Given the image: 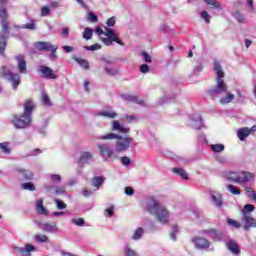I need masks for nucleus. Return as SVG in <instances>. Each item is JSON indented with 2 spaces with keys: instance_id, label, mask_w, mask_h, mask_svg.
<instances>
[{
  "instance_id": "obj_16",
  "label": "nucleus",
  "mask_w": 256,
  "mask_h": 256,
  "mask_svg": "<svg viewBox=\"0 0 256 256\" xmlns=\"http://www.w3.org/2000/svg\"><path fill=\"white\" fill-rule=\"evenodd\" d=\"M111 131H117L118 133H129V128H125L123 125H121V122L114 120L111 124Z\"/></svg>"
},
{
  "instance_id": "obj_30",
  "label": "nucleus",
  "mask_w": 256,
  "mask_h": 256,
  "mask_svg": "<svg viewBox=\"0 0 256 256\" xmlns=\"http://www.w3.org/2000/svg\"><path fill=\"white\" fill-rule=\"evenodd\" d=\"M144 233H145V228L143 227L137 228L132 236L133 241H139V239L143 237Z\"/></svg>"
},
{
  "instance_id": "obj_6",
  "label": "nucleus",
  "mask_w": 256,
  "mask_h": 256,
  "mask_svg": "<svg viewBox=\"0 0 256 256\" xmlns=\"http://www.w3.org/2000/svg\"><path fill=\"white\" fill-rule=\"evenodd\" d=\"M0 77H3V79H6L7 81H11L14 90H17V87H19L21 83V76L7 69V66L0 67Z\"/></svg>"
},
{
  "instance_id": "obj_36",
  "label": "nucleus",
  "mask_w": 256,
  "mask_h": 256,
  "mask_svg": "<svg viewBox=\"0 0 256 256\" xmlns=\"http://www.w3.org/2000/svg\"><path fill=\"white\" fill-rule=\"evenodd\" d=\"M255 211V206L251 204H246L244 209L241 210L242 215H251Z\"/></svg>"
},
{
  "instance_id": "obj_62",
  "label": "nucleus",
  "mask_w": 256,
  "mask_h": 256,
  "mask_svg": "<svg viewBox=\"0 0 256 256\" xmlns=\"http://www.w3.org/2000/svg\"><path fill=\"white\" fill-rule=\"evenodd\" d=\"M125 119H127L128 123H133V121H139V118L135 115H126Z\"/></svg>"
},
{
  "instance_id": "obj_39",
  "label": "nucleus",
  "mask_w": 256,
  "mask_h": 256,
  "mask_svg": "<svg viewBox=\"0 0 256 256\" xmlns=\"http://www.w3.org/2000/svg\"><path fill=\"white\" fill-rule=\"evenodd\" d=\"M93 37V30L89 27H86L83 32V39L86 41H89V39H92Z\"/></svg>"
},
{
  "instance_id": "obj_50",
  "label": "nucleus",
  "mask_w": 256,
  "mask_h": 256,
  "mask_svg": "<svg viewBox=\"0 0 256 256\" xmlns=\"http://www.w3.org/2000/svg\"><path fill=\"white\" fill-rule=\"evenodd\" d=\"M54 202L56 203L57 209H67V204L60 199H54Z\"/></svg>"
},
{
  "instance_id": "obj_15",
  "label": "nucleus",
  "mask_w": 256,
  "mask_h": 256,
  "mask_svg": "<svg viewBox=\"0 0 256 256\" xmlns=\"http://www.w3.org/2000/svg\"><path fill=\"white\" fill-rule=\"evenodd\" d=\"M16 61L18 62V71L19 73H27V62L25 61V56L19 54L15 56Z\"/></svg>"
},
{
  "instance_id": "obj_13",
  "label": "nucleus",
  "mask_w": 256,
  "mask_h": 256,
  "mask_svg": "<svg viewBox=\"0 0 256 256\" xmlns=\"http://www.w3.org/2000/svg\"><path fill=\"white\" fill-rule=\"evenodd\" d=\"M38 227L42 229V231H45L46 233H57L59 231V228H57V224L55 222L50 223H38Z\"/></svg>"
},
{
  "instance_id": "obj_5",
  "label": "nucleus",
  "mask_w": 256,
  "mask_h": 256,
  "mask_svg": "<svg viewBox=\"0 0 256 256\" xmlns=\"http://www.w3.org/2000/svg\"><path fill=\"white\" fill-rule=\"evenodd\" d=\"M96 34L101 37L102 35H105L107 38H101V41L104 43V45H112L113 41L117 43L118 45H121V47H125V43L119 39V36L115 33V30L105 27V31L101 29L100 27L96 28Z\"/></svg>"
},
{
  "instance_id": "obj_11",
  "label": "nucleus",
  "mask_w": 256,
  "mask_h": 256,
  "mask_svg": "<svg viewBox=\"0 0 256 256\" xmlns=\"http://www.w3.org/2000/svg\"><path fill=\"white\" fill-rule=\"evenodd\" d=\"M202 233L204 235H208V237H211L213 241H222L223 240V232L218 229H208V230H202Z\"/></svg>"
},
{
  "instance_id": "obj_51",
  "label": "nucleus",
  "mask_w": 256,
  "mask_h": 256,
  "mask_svg": "<svg viewBox=\"0 0 256 256\" xmlns=\"http://www.w3.org/2000/svg\"><path fill=\"white\" fill-rule=\"evenodd\" d=\"M22 189H25L27 191H35V185H33V183L31 182H27L22 184Z\"/></svg>"
},
{
  "instance_id": "obj_2",
  "label": "nucleus",
  "mask_w": 256,
  "mask_h": 256,
  "mask_svg": "<svg viewBox=\"0 0 256 256\" xmlns=\"http://www.w3.org/2000/svg\"><path fill=\"white\" fill-rule=\"evenodd\" d=\"M35 111V102L28 99L24 102V112L21 116H13L11 123L15 129H27L31 127V115Z\"/></svg>"
},
{
  "instance_id": "obj_54",
  "label": "nucleus",
  "mask_w": 256,
  "mask_h": 256,
  "mask_svg": "<svg viewBox=\"0 0 256 256\" xmlns=\"http://www.w3.org/2000/svg\"><path fill=\"white\" fill-rule=\"evenodd\" d=\"M201 17L202 19H204L205 23H211V16L209 15V13L207 11H202L201 12Z\"/></svg>"
},
{
  "instance_id": "obj_24",
  "label": "nucleus",
  "mask_w": 256,
  "mask_h": 256,
  "mask_svg": "<svg viewBox=\"0 0 256 256\" xmlns=\"http://www.w3.org/2000/svg\"><path fill=\"white\" fill-rule=\"evenodd\" d=\"M99 117H107L108 119H115L118 116L117 112L113 111L112 109L103 110L98 113Z\"/></svg>"
},
{
  "instance_id": "obj_52",
  "label": "nucleus",
  "mask_w": 256,
  "mask_h": 256,
  "mask_svg": "<svg viewBox=\"0 0 256 256\" xmlns=\"http://www.w3.org/2000/svg\"><path fill=\"white\" fill-rule=\"evenodd\" d=\"M55 194L56 195H66L67 194V190L65 189V187L56 186L55 187Z\"/></svg>"
},
{
  "instance_id": "obj_17",
  "label": "nucleus",
  "mask_w": 256,
  "mask_h": 256,
  "mask_svg": "<svg viewBox=\"0 0 256 256\" xmlns=\"http://www.w3.org/2000/svg\"><path fill=\"white\" fill-rule=\"evenodd\" d=\"M239 183H249V181H253L255 179V174L251 172H241L238 176Z\"/></svg>"
},
{
  "instance_id": "obj_48",
  "label": "nucleus",
  "mask_w": 256,
  "mask_h": 256,
  "mask_svg": "<svg viewBox=\"0 0 256 256\" xmlns=\"http://www.w3.org/2000/svg\"><path fill=\"white\" fill-rule=\"evenodd\" d=\"M140 55L143 57L145 63H151L153 61L152 57L150 56L149 53L145 52V51H142L140 53Z\"/></svg>"
},
{
  "instance_id": "obj_40",
  "label": "nucleus",
  "mask_w": 256,
  "mask_h": 256,
  "mask_svg": "<svg viewBox=\"0 0 256 256\" xmlns=\"http://www.w3.org/2000/svg\"><path fill=\"white\" fill-rule=\"evenodd\" d=\"M206 5H210L212 9H219L221 4L217 0H203Z\"/></svg>"
},
{
  "instance_id": "obj_3",
  "label": "nucleus",
  "mask_w": 256,
  "mask_h": 256,
  "mask_svg": "<svg viewBox=\"0 0 256 256\" xmlns=\"http://www.w3.org/2000/svg\"><path fill=\"white\" fill-rule=\"evenodd\" d=\"M213 68L216 74V85L212 89L208 90V95L215 97L216 95H223L229 91V86L225 83V71H223V66L219 61H213Z\"/></svg>"
},
{
  "instance_id": "obj_27",
  "label": "nucleus",
  "mask_w": 256,
  "mask_h": 256,
  "mask_svg": "<svg viewBox=\"0 0 256 256\" xmlns=\"http://www.w3.org/2000/svg\"><path fill=\"white\" fill-rule=\"evenodd\" d=\"M235 99V95L230 92H226V95L220 99L221 105H228V103H231Z\"/></svg>"
},
{
  "instance_id": "obj_59",
  "label": "nucleus",
  "mask_w": 256,
  "mask_h": 256,
  "mask_svg": "<svg viewBox=\"0 0 256 256\" xmlns=\"http://www.w3.org/2000/svg\"><path fill=\"white\" fill-rule=\"evenodd\" d=\"M24 29H29L30 31H35V29H37V25L35 24V22H30L24 25Z\"/></svg>"
},
{
  "instance_id": "obj_60",
  "label": "nucleus",
  "mask_w": 256,
  "mask_h": 256,
  "mask_svg": "<svg viewBox=\"0 0 256 256\" xmlns=\"http://www.w3.org/2000/svg\"><path fill=\"white\" fill-rule=\"evenodd\" d=\"M50 51H52V54L50 55V59L53 61V59H57V54H55V53H57V46H52L51 48H50Z\"/></svg>"
},
{
  "instance_id": "obj_43",
  "label": "nucleus",
  "mask_w": 256,
  "mask_h": 256,
  "mask_svg": "<svg viewBox=\"0 0 256 256\" xmlns=\"http://www.w3.org/2000/svg\"><path fill=\"white\" fill-rule=\"evenodd\" d=\"M227 189L232 193V195H241V191H239L235 185L229 184Z\"/></svg>"
},
{
  "instance_id": "obj_25",
  "label": "nucleus",
  "mask_w": 256,
  "mask_h": 256,
  "mask_svg": "<svg viewBox=\"0 0 256 256\" xmlns=\"http://www.w3.org/2000/svg\"><path fill=\"white\" fill-rule=\"evenodd\" d=\"M122 98L124 99V101H129L130 103H138V105H143V100H139L137 96L124 94L122 95Z\"/></svg>"
},
{
  "instance_id": "obj_56",
  "label": "nucleus",
  "mask_w": 256,
  "mask_h": 256,
  "mask_svg": "<svg viewBox=\"0 0 256 256\" xmlns=\"http://www.w3.org/2000/svg\"><path fill=\"white\" fill-rule=\"evenodd\" d=\"M84 49H86V51H98V49H101V45L94 44L91 46H84Z\"/></svg>"
},
{
  "instance_id": "obj_58",
  "label": "nucleus",
  "mask_w": 256,
  "mask_h": 256,
  "mask_svg": "<svg viewBox=\"0 0 256 256\" xmlns=\"http://www.w3.org/2000/svg\"><path fill=\"white\" fill-rule=\"evenodd\" d=\"M51 181H52V183H61V181H62L61 175L52 174L51 175Z\"/></svg>"
},
{
  "instance_id": "obj_28",
  "label": "nucleus",
  "mask_w": 256,
  "mask_h": 256,
  "mask_svg": "<svg viewBox=\"0 0 256 256\" xmlns=\"http://www.w3.org/2000/svg\"><path fill=\"white\" fill-rule=\"evenodd\" d=\"M104 182H105V177L103 176H97L92 178V186L96 187L97 189H99V187H101V185H103Z\"/></svg>"
},
{
  "instance_id": "obj_57",
  "label": "nucleus",
  "mask_w": 256,
  "mask_h": 256,
  "mask_svg": "<svg viewBox=\"0 0 256 256\" xmlns=\"http://www.w3.org/2000/svg\"><path fill=\"white\" fill-rule=\"evenodd\" d=\"M178 232H179V228L177 226H174L172 232L170 233V237L173 241H177Z\"/></svg>"
},
{
  "instance_id": "obj_49",
  "label": "nucleus",
  "mask_w": 256,
  "mask_h": 256,
  "mask_svg": "<svg viewBox=\"0 0 256 256\" xmlns=\"http://www.w3.org/2000/svg\"><path fill=\"white\" fill-rule=\"evenodd\" d=\"M234 17H235V19H237L238 23H245V16L243 14L239 13V11H236L234 13Z\"/></svg>"
},
{
  "instance_id": "obj_35",
  "label": "nucleus",
  "mask_w": 256,
  "mask_h": 256,
  "mask_svg": "<svg viewBox=\"0 0 256 256\" xmlns=\"http://www.w3.org/2000/svg\"><path fill=\"white\" fill-rule=\"evenodd\" d=\"M42 103L46 105V107L53 106V102H51V98L47 94V92H42Z\"/></svg>"
},
{
  "instance_id": "obj_38",
  "label": "nucleus",
  "mask_w": 256,
  "mask_h": 256,
  "mask_svg": "<svg viewBox=\"0 0 256 256\" xmlns=\"http://www.w3.org/2000/svg\"><path fill=\"white\" fill-rule=\"evenodd\" d=\"M0 149L2 153H5V155H11V148H9L8 142L0 143Z\"/></svg>"
},
{
  "instance_id": "obj_4",
  "label": "nucleus",
  "mask_w": 256,
  "mask_h": 256,
  "mask_svg": "<svg viewBox=\"0 0 256 256\" xmlns=\"http://www.w3.org/2000/svg\"><path fill=\"white\" fill-rule=\"evenodd\" d=\"M99 141H113L116 139V151L117 153H123L129 149L131 143H133V138L124 137L113 132L101 135L98 137Z\"/></svg>"
},
{
  "instance_id": "obj_23",
  "label": "nucleus",
  "mask_w": 256,
  "mask_h": 256,
  "mask_svg": "<svg viewBox=\"0 0 256 256\" xmlns=\"http://www.w3.org/2000/svg\"><path fill=\"white\" fill-rule=\"evenodd\" d=\"M36 211L39 215H49V211L43 206V199L36 201Z\"/></svg>"
},
{
  "instance_id": "obj_31",
  "label": "nucleus",
  "mask_w": 256,
  "mask_h": 256,
  "mask_svg": "<svg viewBox=\"0 0 256 256\" xmlns=\"http://www.w3.org/2000/svg\"><path fill=\"white\" fill-rule=\"evenodd\" d=\"M172 173L179 175L180 177H182V179H185V180L189 179L187 172L183 168H173Z\"/></svg>"
},
{
  "instance_id": "obj_63",
  "label": "nucleus",
  "mask_w": 256,
  "mask_h": 256,
  "mask_svg": "<svg viewBox=\"0 0 256 256\" xmlns=\"http://www.w3.org/2000/svg\"><path fill=\"white\" fill-rule=\"evenodd\" d=\"M82 195H83V197H91V195H93V191H91L87 188H83Z\"/></svg>"
},
{
  "instance_id": "obj_9",
  "label": "nucleus",
  "mask_w": 256,
  "mask_h": 256,
  "mask_svg": "<svg viewBox=\"0 0 256 256\" xmlns=\"http://www.w3.org/2000/svg\"><path fill=\"white\" fill-rule=\"evenodd\" d=\"M241 222L244 223L243 229L244 231H249L251 227L256 229V219L251 216V214H245L241 217Z\"/></svg>"
},
{
  "instance_id": "obj_34",
  "label": "nucleus",
  "mask_w": 256,
  "mask_h": 256,
  "mask_svg": "<svg viewBox=\"0 0 256 256\" xmlns=\"http://www.w3.org/2000/svg\"><path fill=\"white\" fill-rule=\"evenodd\" d=\"M210 148L214 153H223L225 151V145L223 144H212Z\"/></svg>"
},
{
  "instance_id": "obj_14",
  "label": "nucleus",
  "mask_w": 256,
  "mask_h": 256,
  "mask_svg": "<svg viewBox=\"0 0 256 256\" xmlns=\"http://www.w3.org/2000/svg\"><path fill=\"white\" fill-rule=\"evenodd\" d=\"M193 243L196 247V249H209L211 243L209 242V240L205 239V238H201V237H196L193 238Z\"/></svg>"
},
{
  "instance_id": "obj_33",
  "label": "nucleus",
  "mask_w": 256,
  "mask_h": 256,
  "mask_svg": "<svg viewBox=\"0 0 256 256\" xmlns=\"http://www.w3.org/2000/svg\"><path fill=\"white\" fill-rule=\"evenodd\" d=\"M124 255L125 256H139L137 251L133 250L129 244L124 246Z\"/></svg>"
},
{
  "instance_id": "obj_22",
  "label": "nucleus",
  "mask_w": 256,
  "mask_h": 256,
  "mask_svg": "<svg viewBox=\"0 0 256 256\" xmlns=\"http://www.w3.org/2000/svg\"><path fill=\"white\" fill-rule=\"evenodd\" d=\"M34 47L38 51H51V48L53 47V45H51V43L49 42H36L34 44Z\"/></svg>"
},
{
  "instance_id": "obj_18",
  "label": "nucleus",
  "mask_w": 256,
  "mask_h": 256,
  "mask_svg": "<svg viewBox=\"0 0 256 256\" xmlns=\"http://www.w3.org/2000/svg\"><path fill=\"white\" fill-rule=\"evenodd\" d=\"M40 73H43L44 77L47 79H57V75H54L53 69L47 66H40L39 67Z\"/></svg>"
},
{
  "instance_id": "obj_47",
  "label": "nucleus",
  "mask_w": 256,
  "mask_h": 256,
  "mask_svg": "<svg viewBox=\"0 0 256 256\" xmlns=\"http://www.w3.org/2000/svg\"><path fill=\"white\" fill-rule=\"evenodd\" d=\"M71 221L74 225H77L78 227H83V225H85V220L83 218H73Z\"/></svg>"
},
{
  "instance_id": "obj_45",
  "label": "nucleus",
  "mask_w": 256,
  "mask_h": 256,
  "mask_svg": "<svg viewBox=\"0 0 256 256\" xmlns=\"http://www.w3.org/2000/svg\"><path fill=\"white\" fill-rule=\"evenodd\" d=\"M18 173H23L25 179H33V173L21 168L17 169Z\"/></svg>"
},
{
  "instance_id": "obj_42",
  "label": "nucleus",
  "mask_w": 256,
  "mask_h": 256,
  "mask_svg": "<svg viewBox=\"0 0 256 256\" xmlns=\"http://www.w3.org/2000/svg\"><path fill=\"white\" fill-rule=\"evenodd\" d=\"M215 160L217 161V163H220L221 165H229V161L227 160V157H225V156L217 155L215 157Z\"/></svg>"
},
{
  "instance_id": "obj_32",
  "label": "nucleus",
  "mask_w": 256,
  "mask_h": 256,
  "mask_svg": "<svg viewBox=\"0 0 256 256\" xmlns=\"http://www.w3.org/2000/svg\"><path fill=\"white\" fill-rule=\"evenodd\" d=\"M5 47H7V36L0 34V53H5Z\"/></svg>"
},
{
  "instance_id": "obj_19",
  "label": "nucleus",
  "mask_w": 256,
  "mask_h": 256,
  "mask_svg": "<svg viewBox=\"0 0 256 256\" xmlns=\"http://www.w3.org/2000/svg\"><path fill=\"white\" fill-rule=\"evenodd\" d=\"M227 247L233 253V255H240L241 254V249H239V244L237 242L230 240L227 242Z\"/></svg>"
},
{
  "instance_id": "obj_64",
  "label": "nucleus",
  "mask_w": 256,
  "mask_h": 256,
  "mask_svg": "<svg viewBox=\"0 0 256 256\" xmlns=\"http://www.w3.org/2000/svg\"><path fill=\"white\" fill-rule=\"evenodd\" d=\"M61 35L62 37H64V39H67L69 37V28L68 27L62 28Z\"/></svg>"
},
{
  "instance_id": "obj_44",
  "label": "nucleus",
  "mask_w": 256,
  "mask_h": 256,
  "mask_svg": "<svg viewBox=\"0 0 256 256\" xmlns=\"http://www.w3.org/2000/svg\"><path fill=\"white\" fill-rule=\"evenodd\" d=\"M227 224L230 225V227H235V229H241V223H239L231 218H228Z\"/></svg>"
},
{
  "instance_id": "obj_53",
  "label": "nucleus",
  "mask_w": 256,
  "mask_h": 256,
  "mask_svg": "<svg viewBox=\"0 0 256 256\" xmlns=\"http://www.w3.org/2000/svg\"><path fill=\"white\" fill-rule=\"evenodd\" d=\"M88 21H90L91 23H97V21H99V18L93 12H88Z\"/></svg>"
},
{
  "instance_id": "obj_1",
  "label": "nucleus",
  "mask_w": 256,
  "mask_h": 256,
  "mask_svg": "<svg viewBox=\"0 0 256 256\" xmlns=\"http://www.w3.org/2000/svg\"><path fill=\"white\" fill-rule=\"evenodd\" d=\"M145 210L153 215L159 223L167 225L169 223V210L155 198H148L145 203Z\"/></svg>"
},
{
  "instance_id": "obj_20",
  "label": "nucleus",
  "mask_w": 256,
  "mask_h": 256,
  "mask_svg": "<svg viewBox=\"0 0 256 256\" xmlns=\"http://www.w3.org/2000/svg\"><path fill=\"white\" fill-rule=\"evenodd\" d=\"M93 159V153L91 152H82L80 155V158L78 160V163L80 165H85L86 163H89Z\"/></svg>"
},
{
  "instance_id": "obj_29",
  "label": "nucleus",
  "mask_w": 256,
  "mask_h": 256,
  "mask_svg": "<svg viewBox=\"0 0 256 256\" xmlns=\"http://www.w3.org/2000/svg\"><path fill=\"white\" fill-rule=\"evenodd\" d=\"M225 177L228 181L239 183V174L237 172H228L226 173Z\"/></svg>"
},
{
  "instance_id": "obj_37",
  "label": "nucleus",
  "mask_w": 256,
  "mask_h": 256,
  "mask_svg": "<svg viewBox=\"0 0 256 256\" xmlns=\"http://www.w3.org/2000/svg\"><path fill=\"white\" fill-rule=\"evenodd\" d=\"M74 61H76V63H79L83 69H89V61H87L86 59L74 57Z\"/></svg>"
},
{
  "instance_id": "obj_21",
  "label": "nucleus",
  "mask_w": 256,
  "mask_h": 256,
  "mask_svg": "<svg viewBox=\"0 0 256 256\" xmlns=\"http://www.w3.org/2000/svg\"><path fill=\"white\" fill-rule=\"evenodd\" d=\"M211 200H212L213 204L215 205V207H217L218 209H221V207H223V197L221 196V194L212 193Z\"/></svg>"
},
{
  "instance_id": "obj_12",
  "label": "nucleus",
  "mask_w": 256,
  "mask_h": 256,
  "mask_svg": "<svg viewBox=\"0 0 256 256\" xmlns=\"http://www.w3.org/2000/svg\"><path fill=\"white\" fill-rule=\"evenodd\" d=\"M256 131V126H252L251 128L243 127L238 129L237 131V137L240 141H245L251 133H255Z\"/></svg>"
},
{
  "instance_id": "obj_10",
  "label": "nucleus",
  "mask_w": 256,
  "mask_h": 256,
  "mask_svg": "<svg viewBox=\"0 0 256 256\" xmlns=\"http://www.w3.org/2000/svg\"><path fill=\"white\" fill-rule=\"evenodd\" d=\"M13 250L17 251V253H20V255L31 256V253H33V251H37V248L31 244H25V247L22 248L13 246Z\"/></svg>"
},
{
  "instance_id": "obj_61",
  "label": "nucleus",
  "mask_w": 256,
  "mask_h": 256,
  "mask_svg": "<svg viewBox=\"0 0 256 256\" xmlns=\"http://www.w3.org/2000/svg\"><path fill=\"white\" fill-rule=\"evenodd\" d=\"M140 71L143 73V74H146V73H149V71H151V68L147 65V64H142L140 66Z\"/></svg>"
},
{
  "instance_id": "obj_7",
  "label": "nucleus",
  "mask_w": 256,
  "mask_h": 256,
  "mask_svg": "<svg viewBox=\"0 0 256 256\" xmlns=\"http://www.w3.org/2000/svg\"><path fill=\"white\" fill-rule=\"evenodd\" d=\"M98 151L101 157L104 159H117V155H115V151L111 148V145L107 143L98 144Z\"/></svg>"
},
{
  "instance_id": "obj_55",
  "label": "nucleus",
  "mask_w": 256,
  "mask_h": 256,
  "mask_svg": "<svg viewBox=\"0 0 256 256\" xmlns=\"http://www.w3.org/2000/svg\"><path fill=\"white\" fill-rule=\"evenodd\" d=\"M47 15H51V9H49V6H43L41 9V17H47Z\"/></svg>"
},
{
  "instance_id": "obj_46",
  "label": "nucleus",
  "mask_w": 256,
  "mask_h": 256,
  "mask_svg": "<svg viewBox=\"0 0 256 256\" xmlns=\"http://www.w3.org/2000/svg\"><path fill=\"white\" fill-rule=\"evenodd\" d=\"M34 239L39 243H47L49 241V238L45 235H35Z\"/></svg>"
},
{
  "instance_id": "obj_41",
  "label": "nucleus",
  "mask_w": 256,
  "mask_h": 256,
  "mask_svg": "<svg viewBox=\"0 0 256 256\" xmlns=\"http://www.w3.org/2000/svg\"><path fill=\"white\" fill-rule=\"evenodd\" d=\"M191 125L194 129H201V127H203V120L200 117H198L197 119L192 120Z\"/></svg>"
},
{
  "instance_id": "obj_8",
  "label": "nucleus",
  "mask_w": 256,
  "mask_h": 256,
  "mask_svg": "<svg viewBox=\"0 0 256 256\" xmlns=\"http://www.w3.org/2000/svg\"><path fill=\"white\" fill-rule=\"evenodd\" d=\"M7 5V0H0V19H2V31L6 32L9 29V25L7 24V9L5 6Z\"/></svg>"
},
{
  "instance_id": "obj_26",
  "label": "nucleus",
  "mask_w": 256,
  "mask_h": 256,
  "mask_svg": "<svg viewBox=\"0 0 256 256\" xmlns=\"http://www.w3.org/2000/svg\"><path fill=\"white\" fill-rule=\"evenodd\" d=\"M104 71L106 75H109L110 77H116V75H119V68L117 67L105 66Z\"/></svg>"
}]
</instances>
